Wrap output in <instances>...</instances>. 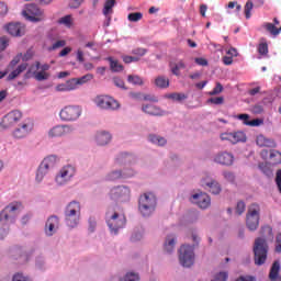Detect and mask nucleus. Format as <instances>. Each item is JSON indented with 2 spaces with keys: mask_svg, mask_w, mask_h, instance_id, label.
I'll use <instances>...</instances> for the list:
<instances>
[{
  "mask_svg": "<svg viewBox=\"0 0 281 281\" xmlns=\"http://www.w3.org/2000/svg\"><path fill=\"white\" fill-rule=\"evenodd\" d=\"M155 85L159 89H168V87H170V79H168L164 76L157 77L155 79Z\"/></svg>",
  "mask_w": 281,
  "mask_h": 281,
  "instance_id": "2f4dec72",
  "label": "nucleus"
},
{
  "mask_svg": "<svg viewBox=\"0 0 281 281\" xmlns=\"http://www.w3.org/2000/svg\"><path fill=\"white\" fill-rule=\"evenodd\" d=\"M71 131L72 128L69 125H57L48 132V135L49 137H63L65 135H69Z\"/></svg>",
  "mask_w": 281,
  "mask_h": 281,
  "instance_id": "6ab92c4d",
  "label": "nucleus"
},
{
  "mask_svg": "<svg viewBox=\"0 0 281 281\" xmlns=\"http://www.w3.org/2000/svg\"><path fill=\"white\" fill-rule=\"evenodd\" d=\"M65 45H67V42L65 40H59L52 45L50 49H60V47H65Z\"/></svg>",
  "mask_w": 281,
  "mask_h": 281,
  "instance_id": "13d9d810",
  "label": "nucleus"
},
{
  "mask_svg": "<svg viewBox=\"0 0 281 281\" xmlns=\"http://www.w3.org/2000/svg\"><path fill=\"white\" fill-rule=\"evenodd\" d=\"M201 184L202 188H209V192H211V194H221V184L216 180L206 177L202 179Z\"/></svg>",
  "mask_w": 281,
  "mask_h": 281,
  "instance_id": "dca6fc26",
  "label": "nucleus"
},
{
  "mask_svg": "<svg viewBox=\"0 0 281 281\" xmlns=\"http://www.w3.org/2000/svg\"><path fill=\"white\" fill-rule=\"evenodd\" d=\"M8 14V5L3 2H0V16Z\"/></svg>",
  "mask_w": 281,
  "mask_h": 281,
  "instance_id": "774afa93",
  "label": "nucleus"
},
{
  "mask_svg": "<svg viewBox=\"0 0 281 281\" xmlns=\"http://www.w3.org/2000/svg\"><path fill=\"white\" fill-rule=\"evenodd\" d=\"M254 254H255V265L260 267L265 265V262H267V254H269V246L267 245V239L258 237L255 240Z\"/></svg>",
  "mask_w": 281,
  "mask_h": 281,
  "instance_id": "f03ea898",
  "label": "nucleus"
},
{
  "mask_svg": "<svg viewBox=\"0 0 281 281\" xmlns=\"http://www.w3.org/2000/svg\"><path fill=\"white\" fill-rule=\"evenodd\" d=\"M269 279L271 281H281L280 262L279 261H274L272 263V267H271L270 273H269Z\"/></svg>",
  "mask_w": 281,
  "mask_h": 281,
  "instance_id": "5701e85b",
  "label": "nucleus"
},
{
  "mask_svg": "<svg viewBox=\"0 0 281 281\" xmlns=\"http://www.w3.org/2000/svg\"><path fill=\"white\" fill-rule=\"evenodd\" d=\"M157 207V196L153 192L144 193L142 202V214L143 216H150Z\"/></svg>",
  "mask_w": 281,
  "mask_h": 281,
  "instance_id": "1a4fd4ad",
  "label": "nucleus"
},
{
  "mask_svg": "<svg viewBox=\"0 0 281 281\" xmlns=\"http://www.w3.org/2000/svg\"><path fill=\"white\" fill-rule=\"evenodd\" d=\"M58 23L61 25H66L67 27H71V15H66L59 19Z\"/></svg>",
  "mask_w": 281,
  "mask_h": 281,
  "instance_id": "6e6d98bb",
  "label": "nucleus"
},
{
  "mask_svg": "<svg viewBox=\"0 0 281 281\" xmlns=\"http://www.w3.org/2000/svg\"><path fill=\"white\" fill-rule=\"evenodd\" d=\"M237 120H240L246 126H260L262 124V120L260 119L249 121V114H239L237 115Z\"/></svg>",
  "mask_w": 281,
  "mask_h": 281,
  "instance_id": "4be33fe9",
  "label": "nucleus"
},
{
  "mask_svg": "<svg viewBox=\"0 0 281 281\" xmlns=\"http://www.w3.org/2000/svg\"><path fill=\"white\" fill-rule=\"evenodd\" d=\"M124 175L122 171H111L105 176V181H117V179H122Z\"/></svg>",
  "mask_w": 281,
  "mask_h": 281,
  "instance_id": "58836bf2",
  "label": "nucleus"
},
{
  "mask_svg": "<svg viewBox=\"0 0 281 281\" xmlns=\"http://www.w3.org/2000/svg\"><path fill=\"white\" fill-rule=\"evenodd\" d=\"M121 281H139V276L135 272H127Z\"/></svg>",
  "mask_w": 281,
  "mask_h": 281,
  "instance_id": "49530a36",
  "label": "nucleus"
},
{
  "mask_svg": "<svg viewBox=\"0 0 281 281\" xmlns=\"http://www.w3.org/2000/svg\"><path fill=\"white\" fill-rule=\"evenodd\" d=\"M32 128H34V125L31 123H23L13 131V137H15V139H23V137H27V135L32 133Z\"/></svg>",
  "mask_w": 281,
  "mask_h": 281,
  "instance_id": "a211bd4d",
  "label": "nucleus"
},
{
  "mask_svg": "<svg viewBox=\"0 0 281 281\" xmlns=\"http://www.w3.org/2000/svg\"><path fill=\"white\" fill-rule=\"evenodd\" d=\"M90 80H93V75L92 74H87L80 78H77V83L78 85H85L89 82Z\"/></svg>",
  "mask_w": 281,
  "mask_h": 281,
  "instance_id": "09e8293b",
  "label": "nucleus"
},
{
  "mask_svg": "<svg viewBox=\"0 0 281 281\" xmlns=\"http://www.w3.org/2000/svg\"><path fill=\"white\" fill-rule=\"evenodd\" d=\"M195 63L196 65H200V67H207V59L203 57H196Z\"/></svg>",
  "mask_w": 281,
  "mask_h": 281,
  "instance_id": "69168bd1",
  "label": "nucleus"
},
{
  "mask_svg": "<svg viewBox=\"0 0 281 281\" xmlns=\"http://www.w3.org/2000/svg\"><path fill=\"white\" fill-rule=\"evenodd\" d=\"M123 63H125L126 65L131 64V63H137V60H139V57H135V56H123Z\"/></svg>",
  "mask_w": 281,
  "mask_h": 281,
  "instance_id": "bf43d9fd",
  "label": "nucleus"
},
{
  "mask_svg": "<svg viewBox=\"0 0 281 281\" xmlns=\"http://www.w3.org/2000/svg\"><path fill=\"white\" fill-rule=\"evenodd\" d=\"M127 82L130 85H134V87H137V86L142 85V78L137 75H128Z\"/></svg>",
  "mask_w": 281,
  "mask_h": 281,
  "instance_id": "79ce46f5",
  "label": "nucleus"
},
{
  "mask_svg": "<svg viewBox=\"0 0 281 281\" xmlns=\"http://www.w3.org/2000/svg\"><path fill=\"white\" fill-rule=\"evenodd\" d=\"M256 143L260 148H276V140L267 138L265 135L257 136Z\"/></svg>",
  "mask_w": 281,
  "mask_h": 281,
  "instance_id": "412c9836",
  "label": "nucleus"
},
{
  "mask_svg": "<svg viewBox=\"0 0 281 281\" xmlns=\"http://www.w3.org/2000/svg\"><path fill=\"white\" fill-rule=\"evenodd\" d=\"M238 142H247V136L244 132L233 133V144H238Z\"/></svg>",
  "mask_w": 281,
  "mask_h": 281,
  "instance_id": "ea45409f",
  "label": "nucleus"
},
{
  "mask_svg": "<svg viewBox=\"0 0 281 281\" xmlns=\"http://www.w3.org/2000/svg\"><path fill=\"white\" fill-rule=\"evenodd\" d=\"M12 281H31V280H30V278H27V277H25V276H23L21 273H15L13 276Z\"/></svg>",
  "mask_w": 281,
  "mask_h": 281,
  "instance_id": "e2e57ef3",
  "label": "nucleus"
},
{
  "mask_svg": "<svg viewBox=\"0 0 281 281\" xmlns=\"http://www.w3.org/2000/svg\"><path fill=\"white\" fill-rule=\"evenodd\" d=\"M34 78L38 82H43V80H48L49 79V72L44 71V70H40V71L35 72V77Z\"/></svg>",
  "mask_w": 281,
  "mask_h": 281,
  "instance_id": "37998d69",
  "label": "nucleus"
},
{
  "mask_svg": "<svg viewBox=\"0 0 281 281\" xmlns=\"http://www.w3.org/2000/svg\"><path fill=\"white\" fill-rule=\"evenodd\" d=\"M25 69H27V63L21 64L16 67V69L9 74L8 80H14L15 78H19V76H21Z\"/></svg>",
  "mask_w": 281,
  "mask_h": 281,
  "instance_id": "bb28decb",
  "label": "nucleus"
},
{
  "mask_svg": "<svg viewBox=\"0 0 281 281\" xmlns=\"http://www.w3.org/2000/svg\"><path fill=\"white\" fill-rule=\"evenodd\" d=\"M113 82H114L115 87H119V89H124V90L127 89L124 83V80H122L121 78L114 77Z\"/></svg>",
  "mask_w": 281,
  "mask_h": 281,
  "instance_id": "4d7b16f0",
  "label": "nucleus"
},
{
  "mask_svg": "<svg viewBox=\"0 0 281 281\" xmlns=\"http://www.w3.org/2000/svg\"><path fill=\"white\" fill-rule=\"evenodd\" d=\"M180 265L190 268L194 265V247L190 245H182L179 249Z\"/></svg>",
  "mask_w": 281,
  "mask_h": 281,
  "instance_id": "6e6552de",
  "label": "nucleus"
},
{
  "mask_svg": "<svg viewBox=\"0 0 281 281\" xmlns=\"http://www.w3.org/2000/svg\"><path fill=\"white\" fill-rule=\"evenodd\" d=\"M192 203H195L201 210H207L210 205H212V199L207 195V193H195L192 195Z\"/></svg>",
  "mask_w": 281,
  "mask_h": 281,
  "instance_id": "4468645a",
  "label": "nucleus"
},
{
  "mask_svg": "<svg viewBox=\"0 0 281 281\" xmlns=\"http://www.w3.org/2000/svg\"><path fill=\"white\" fill-rule=\"evenodd\" d=\"M82 115V108L79 105H66L59 112L63 122H76Z\"/></svg>",
  "mask_w": 281,
  "mask_h": 281,
  "instance_id": "423d86ee",
  "label": "nucleus"
},
{
  "mask_svg": "<svg viewBox=\"0 0 281 281\" xmlns=\"http://www.w3.org/2000/svg\"><path fill=\"white\" fill-rule=\"evenodd\" d=\"M270 161L272 166H278V164H281V153L276 149L270 150Z\"/></svg>",
  "mask_w": 281,
  "mask_h": 281,
  "instance_id": "f704fd0d",
  "label": "nucleus"
},
{
  "mask_svg": "<svg viewBox=\"0 0 281 281\" xmlns=\"http://www.w3.org/2000/svg\"><path fill=\"white\" fill-rule=\"evenodd\" d=\"M175 245H177V239L172 236H168L165 241V250L167 254H172L175 251Z\"/></svg>",
  "mask_w": 281,
  "mask_h": 281,
  "instance_id": "473e14b6",
  "label": "nucleus"
},
{
  "mask_svg": "<svg viewBox=\"0 0 281 281\" xmlns=\"http://www.w3.org/2000/svg\"><path fill=\"white\" fill-rule=\"evenodd\" d=\"M106 60L110 61L111 71H114V72L124 71V66L120 64V61L113 59V57H108Z\"/></svg>",
  "mask_w": 281,
  "mask_h": 281,
  "instance_id": "c756f323",
  "label": "nucleus"
},
{
  "mask_svg": "<svg viewBox=\"0 0 281 281\" xmlns=\"http://www.w3.org/2000/svg\"><path fill=\"white\" fill-rule=\"evenodd\" d=\"M59 221L57 216L48 217L45 225V234L47 236H54L56 234V229H58Z\"/></svg>",
  "mask_w": 281,
  "mask_h": 281,
  "instance_id": "aec40b11",
  "label": "nucleus"
},
{
  "mask_svg": "<svg viewBox=\"0 0 281 281\" xmlns=\"http://www.w3.org/2000/svg\"><path fill=\"white\" fill-rule=\"evenodd\" d=\"M159 102V99L155 94H144L142 101V110L144 113L148 115H164L161 109H159L156 104Z\"/></svg>",
  "mask_w": 281,
  "mask_h": 281,
  "instance_id": "20e7f679",
  "label": "nucleus"
},
{
  "mask_svg": "<svg viewBox=\"0 0 281 281\" xmlns=\"http://www.w3.org/2000/svg\"><path fill=\"white\" fill-rule=\"evenodd\" d=\"M170 69L173 76H181V69H186V63L180 60L175 64H170Z\"/></svg>",
  "mask_w": 281,
  "mask_h": 281,
  "instance_id": "c85d7f7f",
  "label": "nucleus"
},
{
  "mask_svg": "<svg viewBox=\"0 0 281 281\" xmlns=\"http://www.w3.org/2000/svg\"><path fill=\"white\" fill-rule=\"evenodd\" d=\"M251 10H254V2H251V0H248L245 4L246 19H251Z\"/></svg>",
  "mask_w": 281,
  "mask_h": 281,
  "instance_id": "de8ad7c7",
  "label": "nucleus"
},
{
  "mask_svg": "<svg viewBox=\"0 0 281 281\" xmlns=\"http://www.w3.org/2000/svg\"><path fill=\"white\" fill-rule=\"evenodd\" d=\"M78 79L77 78H72V79H69L67 82H66V89L68 91H74L75 89H78Z\"/></svg>",
  "mask_w": 281,
  "mask_h": 281,
  "instance_id": "a18cd8bd",
  "label": "nucleus"
},
{
  "mask_svg": "<svg viewBox=\"0 0 281 281\" xmlns=\"http://www.w3.org/2000/svg\"><path fill=\"white\" fill-rule=\"evenodd\" d=\"M260 225V205L257 203L250 204L246 215V226L250 232H256Z\"/></svg>",
  "mask_w": 281,
  "mask_h": 281,
  "instance_id": "7ed1b4c3",
  "label": "nucleus"
},
{
  "mask_svg": "<svg viewBox=\"0 0 281 281\" xmlns=\"http://www.w3.org/2000/svg\"><path fill=\"white\" fill-rule=\"evenodd\" d=\"M22 209L23 204H21V202H11L0 212V221H10V223H14L16 214H19Z\"/></svg>",
  "mask_w": 281,
  "mask_h": 281,
  "instance_id": "39448f33",
  "label": "nucleus"
},
{
  "mask_svg": "<svg viewBox=\"0 0 281 281\" xmlns=\"http://www.w3.org/2000/svg\"><path fill=\"white\" fill-rule=\"evenodd\" d=\"M3 29L11 36H23L25 34V26L19 22H10L9 24L4 25Z\"/></svg>",
  "mask_w": 281,
  "mask_h": 281,
  "instance_id": "2eb2a0df",
  "label": "nucleus"
},
{
  "mask_svg": "<svg viewBox=\"0 0 281 281\" xmlns=\"http://www.w3.org/2000/svg\"><path fill=\"white\" fill-rule=\"evenodd\" d=\"M65 221L68 227H77L80 222V215L65 214Z\"/></svg>",
  "mask_w": 281,
  "mask_h": 281,
  "instance_id": "cd10ccee",
  "label": "nucleus"
},
{
  "mask_svg": "<svg viewBox=\"0 0 281 281\" xmlns=\"http://www.w3.org/2000/svg\"><path fill=\"white\" fill-rule=\"evenodd\" d=\"M115 5V0H108L104 3V8H103V14L104 16H109V14H113V8Z\"/></svg>",
  "mask_w": 281,
  "mask_h": 281,
  "instance_id": "e433bc0d",
  "label": "nucleus"
},
{
  "mask_svg": "<svg viewBox=\"0 0 281 281\" xmlns=\"http://www.w3.org/2000/svg\"><path fill=\"white\" fill-rule=\"evenodd\" d=\"M245 207H246L245 202L239 201L236 206V212L240 215L243 214V212H245Z\"/></svg>",
  "mask_w": 281,
  "mask_h": 281,
  "instance_id": "0e129e2a",
  "label": "nucleus"
},
{
  "mask_svg": "<svg viewBox=\"0 0 281 281\" xmlns=\"http://www.w3.org/2000/svg\"><path fill=\"white\" fill-rule=\"evenodd\" d=\"M106 214L110 216L106 223L111 232L117 234V231L126 227V216L124 214H119L116 212H108Z\"/></svg>",
  "mask_w": 281,
  "mask_h": 281,
  "instance_id": "0eeeda50",
  "label": "nucleus"
},
{
  "mask_svg": "<svg viewBox=\"0 0 281 281\" xmlns=\"http://www.w3.org/2000/svg\"><path fill=\"white\" fill-rule=\"evenodd\" d=\"M65 214L80 216V203L77 201L70 202L66 207Z\"/></svg>",
  "mask_w": 281,
  "mask_h": 281,
  "instance_id": "b1692460",
  "label": "nucleus"
},
{
  "mask_svg": "<svg viewBox=\"0 0 281 281\" xmlns=\"http://www.w3.org/2000/svg\"><path fill=\"white\" fill-rule=\"evenodd\" d=\"M74 175H76V168L72 166H66L61 168L59 175L56 176L55 181L58 186H65V183L71 181V177H74Z\"/></svg>",
  "mask_w": 281,
  "mask_h": 281,
  "instance_id": "ddd939ff",
  "label": "nucleus"
},
{
  "mask_svg": "<svg viewBox=\"0 0 281 281\" xmlns=\"http://www.w3.org/2000/svg\"><path fill=\"white\" fill-rule=\"evenodd\" d=\"M168 98L170 100H175V102H183V100H188V94L182 93V92H175V93H170L168 95Z\"/></svg>",
  "mask_w": 281,
  "mask_h": 281,
  "instance_id": "4c0bfd02",
  "label": "nucleus"
},
{
  "mask_svg": "<svg viewBox=\"0 0 281 281\" xmlns=\"http://www.w3.org/2000/svg\"><path fill=\"white\" fill-rule=\"evenodd\" d=\"M148 139L151 144H156V146H166V144H168L165 137L155 134H150Z\"/></svg>",
  "mask_w": 281,
  "mask_h": 281,
  "instance_id": "7c9ffc66",
  "label": "nucleus"
},
{
  "mask_svg": "<svg viewBox=\"0 0 281 281\" xmlns=\"http://www.w3.org/2000/svg\"><path fill=\"white\" fill-rule=\"evenodd\" d=\"M257 50L260 56H267V54H269V44H267L266 38L260 40Z\"/></svg>",
  "mask_w": 281,
  "mask_h": 281,
  "instance_id": "72a5a7b5",
  "label": "nucleus"
},
{
  "mask_svg": "<svg viewBox=\"0 0 281 281\" xmlns=\"http://www.w3.org/2000/svg\"><path fill=\"white\" fill-rule=\"evenodd\" d=\"M227 8H228L229 10H234V8H236V12H240V10H241L243 7H241L240 4H238V2H236V1H231V2L228 3Z\"/></svg>",
  "mask_w": 281,
  "mask_h": 281,
  "instance_id": "052dcab7",
  "label": "nucleus"
},
{
  "mask_svg": "<svg viewBox=\"0 0 281 281\" xmlns=\"http://www.w3.org/2000/svg\"><path fill=\"white\" fill-rule=\"evenodd\" d=\"M8 38L7 37H1L0 38V52H3L8 47Z\"/></svg>",
  "mask_w": 281,
  "mask_h": 281,
  "instance_id": "338daca9",
  "label": "nucleus"
},
{
  "mask_svg": "<svg viewBox=\"0 0 281 281\" xmlns=\"http://www.w3.org/2000/svg\"><path fill=\"white\" fill-rule=\"evenodd\" d=\"M221 139L224 142H231V144H233V133L221 134Z\"/></svg>",
  "mask_w": 281,
  "mask_h": 281,
  "instance_id": "680f3d73",
  "label": "nucleus"
},
{
  "mask_svg": "<svg viewBox=\"0 0 281 281\" xmlns=\"http://www.w3.org/2000/svg\"><path fill=\"white\" fill-rule=\"evenodd\" d=\"M56 164H58V158L54 155L47 156L41 162V165L44 166V168H47L48 170H52V168H54Z\"/></svg>",
  "mask_w": 281,
  "mask_h": 281,
  "instance_id": "a878e982",
  "label": "nucleus"
},
{
  "mask_svg": "<svg viewBox=\"0 0 281 281\" xmlns=\"http://www.w3.org/2000/svg\"><path fill=\"white\" fill-rule=\"evenodd\" d=\"M220 93H223V85L221 82H217L215 88L209 92V95H218Z\"/></svg>",
  "mask_w": 281,
  "mask_h": 281,
  "instance_id": "603ef678",
  "label": "nucleus"
},
{
  "mask_svg": "<svg viewBox=\"0 0 281 281\" xmlns=\"http://www.w3.org/2000/svg\"><path fill=\"white\" fill-rule=\"evenodd\" d=\"M21 117H23V113L19 110L9 112L1 121L2 128H10L14 126V124H19V122H21Z\"/></svg>",
  "mask_w": 281,
  "mask_h": 281,
  "instance_id": "f8f14e48",
  "label": "nucleus"
},
{
  "mask_svg": "<svg viewBox=\"0 0 281 281\" xmlns=\"http://www.w3.org/2000/svg\"><path fill=\"white\" fill-rule=\"evenodd\" d=\"M260 234L261 236H273V228H271L269 225H266L261 227Z\"/></svg>",
  "mask_w": 281,
  "mask_h": 281,
  "instance_id": "8fccbe9b",
  "label": "nucleus"
},
{
  "mask_svg": "<svg viewBox=\"0 0 281 281\" xmlns=\"http://www.w3.org/2000/svg\"><path fill=\"white\" fill-rule=\"evenodd\" d=\"M128 21H131L132 23H137V21L142 20V13L136 12V13H130L127 15Z\"/></svg>",
  "mask_w": 281,
  "mask_h": 281,
  "instance_id": "3c124183",
  "label": "nucleus"
},
{
  "mask_svg": "<svg viewBox=\"0 0 281 281\" xmlns=\"http://www.w3.org/2000/svg\"><path fill=\"white\" fill-rule=\"evenodd\" d=\"M99 146H106L111 142V134L109 132H99L95 136Z\"/></svg>",
  "mask_w": 281,
  "mask_h": 281,
  "instance_id": "393cba45",
  "label": "nucleus"
},
{
  "mask_svg": "<svg viewBox=\"0 0 281 281\" xmlns=\"http://www.w3.org/2000/svg\"><path fill=\"white\" fill-rule=\"evenodd\" d=\"M38 69H41V61H36L34 65H31L27 72L25 74V78H30V75L33 74L35 77L38 74Z\"/></svg>",
  "mask_w": 281,
  "mask_h": 281,
  "instance_id": "a19ab883",
  "label": "nucleus"
},
{
  "mask_svg": "<svg viewBox=\"0 0 281 281\" xmlns=\"http://www.w3.org/2000/svg\"><path fill=\"white\" fill-rule=\"evenodd\" d=\"M110 199L116 203H124L131 199V189L125 186L113 187L110 191Z\"/></svg>",
  "mask_w": 281,
  "mask_h": 281,
  "instance_id": "9d476101",
  "label": "nucleus"
},
{
  "mask_svg": "<svg viewBox=\"0 0 281 281\" xmlns=\"http://www.w3.org/2000/svg\"><path fill=\"white\" fill-rule=\"evenodd\" d=\"M207 102H209L210 104H216V105H218V104H224L225 98H223V97L210 98V99L207 100Z\"/></svg>",
  "mask_w": 281,
  "mask_h": 281,
  "instance_id": "864d4df0",
  "label": "nucleus"
},
{
  "mask_svg": "<svg viewBox=\"0 0 281 281\" xmlns=\"http://www.w3.org/2000/svg\"><path fill=\"white\" fill-rule=\"evenodd\" d=\"M22 16L31 23H41V21H45V12L38 8V4L34 3L24 5Z\"/></svg>",
  "mask_w": 281,
  "mask_h": 281,
  "instance_id": "f257e3e1",
  "label": "nucleus"
},
{
  "mask_svg": "<svg viewBox=\"0 0 281 281\" xmlns=\"http://www.w3.org/2000/svg\"><path fill=\"white\" fill-rule=\"evenodd\" d=\"M94 103L99 109H104L105 111H115V109H120V103L109 95H98L94 99Z\"/></svg>",
  "mask_w": 281,
  "mask_h": 281,
  "instance_id": "9b49d317",
  "label": "nucleus"
},
{
  "mask_svg": "<svg viewBox=\"0 0 281 281\" xmlns=\"http://www.w3.org/2000/svg\"><path fill=\"white\" fill-rule=\"evenodd\" d=\"M263 27L267 30V32H270L272 36H278L279 31L278 27H276V24L267 22L263 24Z\"/></svg>",
  "mask_w": 281,
  "mask_h": 281,
  "instance_id": "c03bdc74",
  "label": "nucleus"
},
{
  "mask_svg": "<svg viewBox=\"0 0 281 281\" xmlns=\"http://www.w3.org/2000/svg\"><path fill=\"white\" fill-rule=\"evenodd\" d=\"M47 172H49V169L41 164L36 172V181L38 182L43 181Z\"/></svg>",
  "mask_w": 281,
  "mask_h": 281,
  "instance_id": "c9c22d12",
  "label": "nucleus"
},
{
  "mask_svg": "<svg viewBox=\"0 0 281 281\" xmlns=\"http://www.w3.org/2000/svg\"><path fill=\"white\" fill-rule=\"evenodd\" d=\"M223 177L229 183H234V181L236 180V176H234V172H232V171H224Z\"/></svg>",
  "mask_w": 281,
  "mask_h": 281,
  "instance_id": "5fc2aeb1",
  "label": "nucleus"
},
{
  "mask_svg": "<svg viewBox=\"0 0 281 281\" xmlns=\"http://www.w3.org/2000/svg\"><path fill=\"white\" fill-rule=\"evenodd\" d=\"M214 161L215 164H220V166H232L234 164V155L227 151H222L215 155Z\"/></svg>",
  "mask_w": 281,
  "mask_h": 281,
  "instance_id": "f3484780",
  "label": "nucleus"
}]
</instances>
